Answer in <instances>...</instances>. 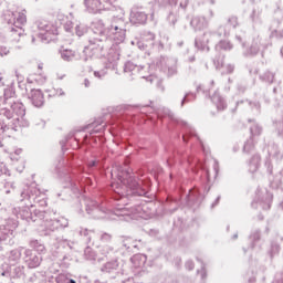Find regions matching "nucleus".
<instances>
[{
  "label": "nucleus",
  "instance_id": "nucleus-21",
  "mask_svg": "<svg viewBox=\"0 0 283 283\" xmlns=\"http://www.w3.org/2000/svg\"><path fill=\"white\" fill-rule=\"evenodd\" d=\"M10 54V49L7 46L0 45V56H8Z\"/></svg>",
  "mask_w": 283,
  "mask_h": 283
},
{
  "label": "nucleus",
  "instance_id": "nucleus-2",
  "mask_svg": "<svg viewBox=\"0 0 283 283\" xmlns=\"http://www.w3.org/2000/svg\"><path fill=\"white\" fill-rule=\"evenodd\" d=\"M2 115L6 116V124H0V132H7V129H14L18 127H28L29 123L25 119V106L21 102H15L11 105V108L2 109Z\"/></svg>",
  "mask_w": 283,
  "mask_h": 283
},
{
  "label": "nucleus",
  "instance_id": "nucleus-12",
  "mask_svg": "<svg viewBox=\"0 0 283 283\" xmlns=\"http://www.w3.org/2000/svg\"><path fill=\"white\" fill-rule=\"evenodd\" d=\"M33 81H35V83H38V85H45V83L48 81V75L41 73L39 75H31L30 77H28L29 83H32Z\"/></svg>",
  "mask_w": 283,
  "mask_h": 283
},
{
  "label": "nucleus",
  "instance_id": "nucleus-17",
  "mask_svg": "<svg viewBox=\"0 0 283 283\" xmlns=\"http://www.w3.org/2000/svg\"><path fill=\"white\" fill-rule=\"evenodd\" d=\"M60 21L62 25H64L66 32H70V30H72V21H67V17L60 15Z\"/></svg>",
  "mask_w": 283,
  "mask_h": 283
},
{
  "label": "nucleus",
  "instance_id": "nucleus-19",
  "mask_svg": "<svg viewBox=\"0 0 283 283\" xmlns=\"http://www.w3.org/2000/svg\"><path fill=\"white\" fill-rule=\"evenodd\" d=\"M49 96H65V92L62 88H54Z\"/></svg>",
  "mask_w": 283,
  "mask_h": 283
},
{
  "label": "nucleus",
  "instance_id": "nucleus-7",
  "mask_svg": "<svg viewBox=\"0 0 283 283\" xmlns=\"http://www.w3.org/2000/svg\"><path fill=\"white\" fill-rule=\"evenodd\" d=\"M69 222L65 217H60L55 221H45L44 227L48 231H54V229H61L67 227Z\"/></svg>",
  "mask_w": 283,
  "mask_h": 283
},
{
  "label": "nucleus",
  "instance_id": "nucleus-3",
  "mask_svg": "<svg viewBox=\"0 0 283 283\" xmlns=\"http://www.w3.org/2000/svg\"><path fill=\"white\" fill-rule=\"evenodd\" d=\"M145 209L147 207H136L129 210V208H117L115 212H111L107 214L108 220H116L117 218H124V220L129 221V220H147L150 218L149 213L145 212ZM97 218H105L104 216L97 217Z\"/></svg>",
  "mask_w": 283,
  "mask_h": 283
},
{
  "label": "nucleus",
  "instance_id": "nucleus-34",
  "mask_svg": "<svg viewBox=\"0 0 283 283\" xmlns=\"http://www.w3.org/2000/svg\"><path fill=\"white\" fill-rule=\"evenodd\" d=\"M228 72H230V73L233 72V66L232 65L229 66V71Z\"/></svg>",
  "mask_w": 283,
  "mask_h": 283
},
{
  "label": "nucleus",
  "instance_id": "nucleus-11",
  "mask_svg": "<svg viewBox=\"0 0 283 283\" xmlns=\"http://www.w3.org/2000/svg\"><path fill=\"white\" fill-rule=\"evenodd\" d=\"M191 25L195 30H205V28H207V20L205 18H193Z\"/></svg>",
  "mask_w": 283,
  "mask_h": 283
},
{
  "label": "nucleus",
  "instance_id": "nucleus-8",
  "mask_svg": "<svg viewBox=\"0 0 283 283\" xmlns=\"http://www.w3.org/2000/svg\"><path fill=\"white\" fill-rule=\"evenodd\" d=\"M85 8L92 14H96V12H101L103 10L101 6V0H84Z\"/></svg>",
  "mask_w": 283,
  "mask_h": 283
},
{
  "label": "nucleus",
  "instance_id": "nucleus-16",
  "mask_svg": "<svg viewBox=\"0 0 283 283\" xmlns=\"http://www.w3.org/2000/svg\"><path fill=\"white\" fill-rule=\"evenodd\" d=\"M125 72H140V66H136L133 62H127L124 67Z\"/></svg>",
  "mask_w": 283,
  "mask_h": 283
},
{
  "label": "nucleus",
  "instance_id": "nucleus-18",
  "mask_svg": "<svg viewBox=\"0 0 283 283\" xmlns=\"http://www.w3.org/2000/svg\"><path fill=\"white\" fill-rule=\"evenodd\" d=\"M233 46L229 41H221L217 45V50H231Z\"/></svg>",
  "mask_w": 283,
  "mask_h": 283
},
{
  "label": "nucleus",
  "instance_id": "nucleus-27",
  "mask_svg": "<svg viewBox=\"0 0 283 283\" xmlns=\"http://www.w3.org/2000/svg\"><path fill=\"white\" fill-rule=\"evenodd\" d=\"M94 76H96L97 78H103V76H105V71H102V72L95 71Z\"/></svg>",
  "mask_w": 283,
  "mask_h": 283
},
{
  "label": "nucleus",
  "instance_id": "nucleus-13",
  "mask_svg": "<svg viewBox=\"0 0 283 283\" xmlns=\"http://www.w3.org/2000/svg\"><path fill=\"white\" fill-rule=\"evenodd\" d=\"M60 54L63 61H74V57L76 56V53L74 51L67 49L60 50Z\"/></svg>",
  "mask_w": 283,
  "mask_h": 283
},
{
  "label": "nucleus",
  "instance_id": "nucleus-36",
  "mask_svg": "<svg viewBox=\"0 0 283 283\" xmlns=\"http://www.w3.org/2000/svg\"><path fill=\"white\" fill-rule=\"evenodd\" d=\"M248 147H249V145H245V146H244V151H247Z\"/></svg>",
  "mask_w": 283,
  "mask_h": 283
},
{
  "label": "nucleus",
  "instance_id": "nucleus-28",
  "mask_svg": "<svg viewBox=\"0 0 283 283\" xmlns=\"http://www.w3.org/2000/svg\"><path fill=\"white\" fill-rule=\"evenodd\" d=\"M10 12H14V11H11V10L6 11L4 13L6 21H8V19H12V14H10Z\"/></svg>",
  "mask_w": 283,
  "mask_h": 283
},
{
  "label": "nucleus",
  "instance_id": "nucleus-10",
  "mask_svg": "<svg viewBox=\"0 0 283 283\" xmlns=\"http://www.w3.org/2000/svg\"><path fill=\"white\" fill-rule=\"evenodd\" d=\"M130 21L132 23H147V14L144 12L132 13Z\"/></svg>",
  "mask_w": 283,
  "mask_h": 283
},
{
  "label": "nucleus",
  "instance_id": "nucleus-20",
  "mask_svg": "<svg viewBox=\"0 0 283 283\" xmlns=\"http://www.w3.org/2000/svg\"><path fill=\"white\" fill-rule=\"evenodd\" d=\"M23 150H21L20 148L15 149V151L11 154V160H19V156H21Z\"/></svg>",
  "mask_w": 283,
  "mask_h": 283
},
{
  "label": "nucleus",
  "instance_id": "nucleus-30",
  "mask_svg": "<svg viewBox=\"0 0 283 283\" xmlns=\"http://www.w3.org/2000/svg\"><path fill=\"white\" fill-rule=\"evenodd\" d=\"M186 266H187V269H189V271H191V270L193 269V262L188 261V262L186 263Z\"/></svg>",
  "mask_w": 283,
  "mask_h": 283
},
{
  "label": "nucleus",
  "instance_id": "nucleus-15",
  "mask_svg": "<svg viewBox=\"0 0 283 283\" xmlns=\"http://www.w3.org/2000/svg\"><path fill=\"white\" fill-rule=\"evenodd\" d=\"M39 264H41V256L34 254L33 258L29 260V266L30 269H36Z\"/></svg>",
  "mask_w": 283,
  "mask_h": 283
},
{
  "label": "nucleus",
  "instance_id": "nucleus-26",
  "mask_svg": "<svg viewBox=\"0 0 283 283\" xmlns=\"http://www.w3.org/2000/svg\"><path fill=\"white\" fill-rule=\"evenodd\" d=\"M259 51H260L259 45L252 46L251 50H250V54H258Z\"/></svg>",
  "mask_w": 283,
  "mask_h": 283
},
{
  "label": "nucleus",
  "instance_id": "nucleus-24",
  "mask_svg": "<svg viewBox=\"0 0 283 283\" xmlns=\"http://www.w3.org/2000/svg\"><path fill=\"white\" fill-rule=\"evenodd\" d=\"M21 217L23 218V220H30V211H22Z\"/></svg>",
  "mask_w": 283,
  "mask_h": 283
},
{
  "label": "nucleus",
  "instance_id": "nucleus-39",
  "mask_svg": "<svg viewBox=\"0 0 283 283\" xmlns=\"http://www.w3.org/2000/svg\"><path fill=\"white\" fill-rule=\"evenodd\" d=\"M96 213H98V210H95Z\"/></svg>",
  "mask_w": 283,
  "mask_h": 283
},
{
  "label": "nucleus",
  "instance_id": "nucleus-35",
  "mask_svg": "<svg viewBox=\"0 0 283 283\" xmlns=\"http://www.w3.org/2000/svg\"><path fill=\"white\" fill-rule=\"evenodd\" d=\"M252 134H258L253 128L251 129Z\"/></svg>",
  "mask_w": 283,
  "mask_h": 283
},
{
  "label": "nucleus",
  "instance_id": "nucleus-31",
  "mask_svg": "<svg viewBox=\"0 0 283 283\" xmlns=\"http://www.w3.org/2000/svg\"><path fill=\"white\" fill-rule=\"evenodd\" d=\"M84 85H85V87H90V80H85Z\"/></svg>",
  "mask_w": 283,
  "mask_h": 283
},
{
  "label": "nucleus",
  "instance_id": "nucleus-25",
  "mask_svg": "<svg viewBox=\"0 0 283 283\" xmlns=\"http://www.w3.org/2000/svg\"><path fill=\"white\" fill-rule=\"evenodd\" d=\"M35 251H38V253H43V251H45V245L43 244H38L35 247Z\"/></svg>",
  "mask_w": 283,
  "mask_h": 283
},
{
  "label": "nucleus",
  "instance_id": "nucleus-6",
  "mask_svg": "<svg viewBox=\"0 0 283 283\" xmlns=\"http://www.w3.org/2000/svg\"><path fill=\"white\" fill-rule=\"evenodd\" d=\"M38 29L40 30V36L42 41H50L52 38V34H54V30L52 24H50L48 21L43 20L39 22Z\"/></svg>",
  "mask_w": 283,
  "mask_h": 283
},
{
  "label": "nucleus",
  "instance_id": "nucleus-29",
  "mask_svg": "<svg viewBox=\"0 0 283 283\" xmlns=\"http://www.w3.org/2000/svg\"><path fill=\"white\" fill-rule=\"evenodd\" d=\"M134 260H144V262L147 260V256L143 255V254H138L134 256Z\"/></svg>",
  "mask_w": 283,
  "mask_h": 283
},
{
  "label": "nucleus",
  "instance_id": "nucleus-32",
  "mask_svg": "<svg viewBox=\"0 0 283 283\" xmlns=\"http://www.w3.org/2000/svg\"><path fill=\"white\" fill-rule=\"evenodd\" d=\"M88 165H90V167H94L96 165V161L92 160Z\"/></svg>",
  "mask_w": 283,
  "mask_h": 283
},
{
  "label": "nucleus",
  "instance_id": "nucleus-1",
  "mask_svg": "<svg viewBox=\"0 0 283 283\" xmlns=\"http://www.w3.org/2000/svg\"><path fill=\"white\" fill-rule=\"evenodd\" d=\"M111 176L113 180L117 179V181L112 182L111 187L118 196H132V193L147 196V191L143 187V180H136V178L129 176V172L123 168L116 167L112 170Z\"/></svg>",
  "mask_w": 283,
  "mask_h": 283
},
{
  "label": "nucleus",
  "instance_id": "nucleus-5",
  "mask_svg": "<svg viewBox=\"0 0 283 283\" xmlns=\"http://www.w3.org/2000/svg\"><path fill=\"white\" fill-rule=\"evenodd\" d=\"M27 96L34 107H43L45 103V95L43 94V91L39 88H31L27 92Z\"/></svg>",
  "mask_w": 283,
  "mask_h": 283
},
{
  "label": "nucleus",
  "instance_id": "nucleus-22",
  "mask_svg": "<svg viewBox=\"0 0 283 283\" xmlns=\"http://www.w3.org/2000/svg\"><path fill=\"white\" fill-rule=\"evenodd\" d=\"M75 32H76L77 36H83V34H85V28H83L81 25H76Z\"/></svg>",
  "mask_w": 283,
  "mask_h": 283
},
{
  "label": "nucleus",
  "instance_id": "nucleus-38",
  "mask_svg": "<svg viewBox=\"0 0 283 283\" xmlns=\"http://www.w3.org/2000/svg\"><path fill=\"white\" fill-rule=\"evenodd\" d=\"M64 75L60 76V78H63Z\"/></svg>",
  "mask_w": 283,
  "mask_h": 283
},
{
  "label": "nucleus",
  "instance_id": "nucleus-33",
  "mask_svg": "<svg viewBox=\"0 0 283 283\" xmlns=\"http://www.w3.org/2000/svg\"><path fill=\"white\" fill-rule=\"evenodd\" d=\"M260 158L256 157V163H254V169H258V163H259Z\"/></svg>",
  "mask_w": 283,
  "mask_h": 283
},
{
  "label": "nucleus",
  "instance_id": "nucleus-37",
  "mask_svg": "<svg viewBox=\"0 0 283 283\" xmlns=\"http://www.w3.org/2000/svg\"><path fill=\"white\" fill-rule=\"evenodd\" d=\"M70 283H76V281H74V280L71 279V280H70Z\"/></svg>",
  "mask_w": 283,
  "mask_h": 283
},
{
  "label": "nucleus",
  "instance_id": "nucleus-23",
  "mask_svg": "<svg viewBox=\"0 0 283 283\" xmlns=\"http://www.w3.org/2000/svg\"><path fill=\"white\" fill-rule=\"evenodd\" d=\"M9 175L10 170H8V167H6V165H3V163L0 164V176L1 175Z\"/></svg>",
  "mask_w": 283,
  "mask_h": 283
},
{
  "label": "nucleus",
  "instance_id": "nucleus-14",
  "mask_svg": "<svg viewBox=\"0 0 283 283\" xmlns=\"http://www.w3.org/2000/svg\"><path fill=\"white\" fill-rule=\"evenodd\" d=\"M212 102L216 103L218 109H224V102L218 93H214V95L212 96Z\"/></svg>",
  "mask_w": 283,
  "mask_h": 283
},
{
  "label": "nucleus",
  "instance_id": "nucleus-9",
  "mask_svg": "<svg viewBox=\"0 0 283 283\" xmlns=\"http://www.w3.org/2000/svg\"><path fill=\"white\" fill-rule=\"evenodd\" d=\"M109 34H113L115 41H125V30L119 29L118 27H112L109 29Z\"/></svg>",
  "mask_w": 283,
  "mask_h": 283
},
{
  "label": "nucleus",
  "instance_id": "nucleus-4",
  "mask_svg": "<svg viewBox=\"0 0 283 283\" xmlns=\"http://www.w3.org/2000/svg\"><path fill=\"white\" fill-rule=\"evenodd\" d=\"M10 14L11 18H7V22L12 23V25H14L15 29L11 30V34L14 41H19V36L23 34L22 25H25L28 19L25 17V13L23 12H9V15Z\"/></svg>",
  "mask_w": 283,
  "mask_h": 283
}]
</instances>
